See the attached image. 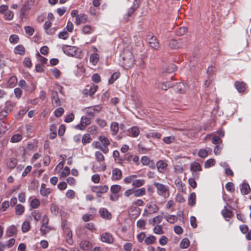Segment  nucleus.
I'll list each match as a JSON object with an SVG mask.
<instances>
[{
  "mask_svg": "<svg viewBox=\"0 0 251 251\" xmlns=\"http://www.w3.org/2000/svg\"><path fill=\"white\" fill-rule=\"evenodd\" d=\"M65 234H66L65 238H66V242L69 245H72L73 243V241L72 239L73 234H72V232L71 230L70 229V228H69L68 227H66L65 228Z\"/></svg>",
  "mask_w": 251,
  "mask_h": 251,
  "instance_id": "nucleus-16",
  "label": "nucleus"
},
{
  "mask_svg": "<svg viewBox=\"0 0 251 251\" xmlns=\"http://www.w3.org/2000/svg\"><path fill=\"white\" fill-rule=\"evenodd\" d=\"M99 213L101 217L105 219H110L111 218V214L105 208H101L99 210Z\"/></svg>",
  "mask_w": 251,
  "mask_h": 251,
  "instance_id": "nucleus-20",
  "label": "nucleus"
},
{
  "mask_svg": "<svg viewBox=\"0 0 251 251\" xmlns=\"http://www.w3.org/2000/svg\"><path fill=\"white\" fill-rule=\"evenodd\" d=\"M189 245L190 241L187 238L183 239L180 243V247L181 249H186Z\"/></svg>",
  "mask_w": 251,
  "mask_h": 251,
  "instance_id": "nucleus-51",
  "label": "nucleus"
},
{
  "mask_svg": "<svg viewBox=\"0 0 251 251\" xmlns=\"http://www.w3.org/2000/svg\"><path fill=\"white\" fill-rule=\"evenodd\" d=\"M128 135L132 137H137L140 133L139 128L137 126H134L127 130Z\"/></svg>",
  "mask_w": 251,
  "mask_h": 251,
  "instance_id": "nucleus-13",
  "label": "nucleus"
},
{
  "mask_svg": "<svg viewBox=\"0 0 251 251\" xmlns=\"http://www.w3.org/2000/svg\"><path fill=\"white\" fill-rule=\"evenodd\" d=\"M70 170L68 167L66 166L62 171L60 176L62 177H65L70 174Z\"/></svg>",
  "mask_w": 251,
  "mask_h": 251,
  "instance_id": "nucleus-61",
  "label": "nucleus"
},
{
  "mask_svg": "<svg viewBox=\"0 0 251 251\" xmlns=\"http://www.w3.org/2000/svg\"><path fill=\"white\" fill-rule=\"evenodd\" d=\"M147 208L149 214L155 213L159 210L158 206L153 203H150L148 204Z\"/></svg>",
  "mask_w": 251,
  "mask_h": 251,
  "instance_id": "nucleus-24",
  "label": "nucleus"
},
{
  "mask_svg": "<svg viewBox=\"0 0 251 251\" xmlns=\"http://www.w3.org/2000/svg\"><path fill=\"white\" fill-rule=\"evenodd\" d=\"M135 62V57L130 50H125L121 54L119 64L123 68L128 69L134 66Z\"/></svg>",
  "mask_w": 251,
  "mask_h": 251,
  "instance_id": "nucleus-1",
  "label": "nucleus"
},
{
  "mask_svg": "<svg viewBox=\"0 0 251 251\" xmlns=\"http://www.w3.org/2000/svg\"><path fill=\"white\" fill-rule=\"evenodd\" d=\"M240 191L241 193L243 195L248 194L251 191L250 187L249 184L247 182H243L240 185Z\"/></svg>",
  "mask_w": 251,
  "mask_h": 251,
  "instance_id": "nucleus-19",
  "label": "nucleus"
},
{
  "mask_svg": "<svg viewBox=\"0 0 251 251\" xmlns=\"http://www.w3.org/2000/svg\"><path fill=\"white\" fill-rule=\"evenodd\" d=\"M153 232L156 234H162L164 233L161 225H156L153 228Z\"/></svg>",
  "mask_w": 251,
  "mask_h": 251,
  "instance_id": "nucleus-59",
  "label": "nucleus"
},
{
  "mask_svg": "<svg viewBox=\"0 0 251 251\" xmlns=\"http://www.w3.org/2000/svg\"><path fill=\"white\" fill-rule=\"evenodd\" d=\"M31 217L35 221L38 222L41 220V215L38 210H33L31 213Z\"/></svg>",
  "mask_w": 251,
  "mask_h": 251,
  "instance_id": "nucleus-42",
  "label": "nucleus"
},
{
  "mask_svg": "<svg viewBox=\"0 0 251 251\" xmlns=\"http://www.w3.org/2000/svg\"><path fill=\"white\" fill-rule=\"evenodd\" d=\"M24 211L25 207L23 205L21 204H18L15 206L16 215H21L24 213Z\"/></svg>",
  "mask_w": 251,
  "mask_h": 251,
  "instance_id": "nucleus-39",
  "label": "nucleus"
},
{
  "mask_svg": "<svg viewBox=\"0 0 251 251\" xmlns=\"http://www.w3.org/2000/svg\"><path fill=\"white\" fill-rule=\"evenodd\" d=\"M9 125L4 121L0 122V138L8 130Z\"/></svg>",
  "mask_w": 251,
  "mask_h": 251,
  "instance_id": "nucleus-22",
  "label": "nucleus"
},
{
  "mask_svg": "<svg viewBox=\"0 0 251 251\" xmlns=\"http://www.w3.org/2000/svg\"><path fill=\"white\" fill-rule=\"evenodd\" d=\"M89 60L93 65H96L99 60V55L96 52L91 54Z\"/></svg>",
  "mask_w": 251,
  "mask_h": 251,
  "instance_id": "nucleus-35",
  "label": "nucleus"
},
{
  "mask_svg": "<svg viewBox=\"0 0 251 251\" xmlns=\"http://www.w3.org/2000/svg\"><path fill=\"white\" fill-rule=\"evenodd\" d=\"M88 132L91 134L95 135L98 133V127L96 126H92L88 128Z\"/></svg>",
  "mask_w": 251,
  "mask_h": 251,
  "instance_id": "nucleus-62",
  "label": "nucleus"
},
{
  "mask_svg": "<svg viewBox=\"0 0 251 251\" xmlns=\"http://www.w3.org/2000/svg\"><path fill=\"white\" fill-rule=\"evenodd\" d=\"M30 228V223L28 221H25L22 226V230L23 232H27Z\"/></svg>",
  "mask_w": 251,
  "mask_h": 251,
  "instance_id": "nucleus-52",
  "label": "nucleus"
},
{
  "mask_svg": "<svg viewBox=\"0 0 251 251\" xmlns=\"http://www.w3.org/2000/svg\"><path fill=\"white\" fill-rule=\"evenodd\" d=\"M145 136L148 139H160L162 135L158 132H149L146 133Z\"/></svg>",
  "mask_w": 251,
  "mask_h": 251,
  "instance_id": "nucleus-27",
  "label": "nucleus"
},
{
  "mask_svg": "<svg viewBox=\"0 0 251 251\" xmlns=\"http://www.w3.org/2000/svg\"><path fill=\"white\" fill-rule=\"evenodd\" d=\"M176 91L179 93H183L187 89L186 86L183 82H179L174 85Z\"/></svg>",
  "mask_w": 251,
  "mask_h": 251,
  "instance_id": "nucleus-26",
  "label": "nucleus"
},
{
  "mask_svg": "<svg viewBox=\"0 0 251 251\" xmlns=\"http://www.w3.org/2000/svg\"><path fill=\"white\" fill-rule=\"evenodd\" d=\"M164 218L166 220V221L171 223L174 224L177 221V217L174 215H169L166 213L164 216Z\"/></svg>",
  "mask_w": 251,
  "mask_h": 251,
  "instance_id": "nucleus-34",
  "label": "nucleus"
},
{
  "mask_svg": "<svg viewBox=\"0 0 251 251\" xmlns=\"http://www.w3.org/2000/svg\"><path fill=\"white\" fill-rule=\"evenodd\" d=\"M17 81V78L16 76H11L7 82L8 87L13 88L14 87Z\"/></svg>",
  "mask_w": 251,
  "mask_h": 251,
  "instance_id": "nucleus-44",
  "label": "nucleus"
},
{
  "mask_svg": "<svg viewBox=\"0 0 251 251\" xmlns=\"http://www.w3.org/2000/svg\"><path fill=\"white\" fill-rule=\"evenodd\" d=\"M135 11V8L133 7H130L127 12V13L124 16V19L126 20H127L129 17H131V15L133 14L134 11Z\"/></svg>",
  "mask_w": 251,
  "mask_h": 251,
  "instance_id": "nucleus-58",
  "label": "nucleus"
},
{
  "mask_svg": "<svg viewBox=\"0 0 251 251\" xmlns=\"http://www.w3.org/2000/svg\"><path fill=\"white\" fill-rule=\"evenodd\" d=\"M95 157L98 162H101L104 160V156L100 151H97L95 153Z\"/></svg>",
  "mask_w": 251,
  "mask_h": 251,
  "instance_id": "nucleus-54",
  "label": "nucleus"
},
{
  "mask_svg": "<svg viewBox=\"0 0 251 251\" xmlns=\"http://www.w3.org/2000/svg\"><path fill=\"white\" fill-rule=\"evenodd\" d=\"M51 190L49 188L46 187L45 184L42 183L41 186L40 194L44 197H47L50 193Z\"/></svg>",
  "mask_w": 251,
  "mask_h": 251,
  "instance_id": "nucleus-25",
  "label": "nucleus"
},
{
  "mask_svg": "<svg viewBox=\"0 0 251 251\" xmlns=\"http://www.w3.org/2000/svg\"><path fill=\"white\" fill-rule=\"evenodd\" d=\"M92 146H94L95 148L100 150L104 153H107L109 151L108 149L103 148L102 146L101 145V143L100 141L94 142L92 143Z\"/></svg>",
  "mask_w": 251,
  "mask_h": 251,
  "instance_id": "nucleus-28",
  "label": "nucleus"
},
{
  "mask_svg": "<svg viewBox=\"0 0 251 251\" xmlns=\"http://www.w3.org/2000/svg\"><path fill=\"white\" fill-rule=\"evenodd\" d=\"M190 170L191 172L201 171V167L199 163L194 162L191 163Z\"/></svg>",
  "mask_w": 251,
  "mask_h": 251,
  "instance_id": "nucleus-31",
  "label": "nucleus"
},
{
  "mask_svg": "<svg viewBox=\"0 0 251 251\" xmlns=\"http://www.w3.org/2000/svg\"><path fill=\"white\" fill-rule=\"evenodd\" d=\"M96 123L102 128L107 126V122L104 119L97 118L96 119Z\"/></svg>",
  "mask_w": 251,
  "mask_h": 251,
  "instance_id": "nucleus-56",
  "label": "nucleus"
},
{
  "mask_svg": "<svg viewBox=\"0 0 251 251\" xmlns=\"http://www.w3.org/2000/svg\"><path fill=\"white\" fill-rule=\"evenodd\" d=\"M148 44L151 47L155 49L159 48V43L155 37L149 35L148 36Z\"/></svg>",
  "mask_w": 251,
  "mask_h": 251,
  "instance_id": "nucleus-10",
  "label": "nucleus"
},
{
  "mask_svg": "<svg viewBox=\"0 0 251 251\" xmlns=\"http://www.w3.org/2000/svg\"><path fill=\"white\" fill-rule=\"evenodd\" d=\"M15 104L10 100H7L4 104V107L0 111V120L6 118L12 111Z\"/></svg>",
  "mask_w": 251,
  "mask_h": 251,
  "instance_id": "nucleus-4",
  "label": "nucleus"
},
{
  "mask_svg": "<svg viewBox=\"0 0 251 251\" xmlns=\"http://www.w3.org/2000/svg\"><path fill=\"white\" fill-rule=\"evenodd\" d=\"M121 187L119 185L115 184L111 186L110 191L112 194H118V193L120 191Z\"/></svg>",
  "mask_w": 251,
  "mask_h": 251,
  "instance_id": "nucleus-48",
  "label": "nucleus"
},
{
  "mask_svg": "<svg viewBox=\"0 0 251 251\" xmlns=\"http://www.w3.org/2000/svg\"><path fill=\"white\" fill-rule=\"evenodd\" d=\"M235 85L236 89L240 93L243 92L245 90V85L243 82H236Z\"/></svg>",
  "mask_w": 251,
  "mask_h": 251,
  "instance_id": "nucleus-40",
  "label": "nucleus"
},
{
  "mask_svg": "<svg viewBox=\"0 0 251 251\" xmlns=\"http://www.w3.org/2000/svg\"><path fill=\"white\" fill-rule=\"evenodd\" d=\"M137 177V175H132L129 176L124 178V182L128 184L131 182H133L134 180Z\"/></svg>",
  "mask_w": 251,
  "mask_h": 251,
  "instance_id": "nucleus-57",
  "label": "nucleus"
},
{
  "mask_svg": "<svg viewBox=\"0 0 251 251\" xmlns=\"http://www.w3.org/2000/svg\"><path fill=\"white\" fill-rule=\"evenodd\" d=\"M153 185L156 189L157 194L161 197L166 199L170 197L169 187L162 183L155 182Z\"/></svg>",
  "mask_w": 251,
  "mask_h": 251,
  "instance_id": "nucleus-3",
  "label": "nucleus"
},
{
  "mask_svg": "<svg viewBox=\"0 0 251 251\" xmlns=\"http://www.w3.org/2000/svg\"><path fill=\"white\" fill-rule=\"evenodd\" d=\"M17 161L16 159L12 158L7 163V167L10 169H13L16 165Z\"/></svg>",
  "mask_w": 251,
  "mask_h": 251,
  "instance_id": "nucleus-55",
  "label": "nucleus"
},
{
  "mask_svg": "<svg viewBox=\"0 0 251 251\" xmlns=\"http://www.w3.org/2000/svg\"><path fill=\"white\" fill-rule=\"evenodd\" d=\"M134 195L136 197H141L146 195V190L144 187L138 189H135L134 188Z\"/></svg>",
  "mask_w": 251,
  "mask_h": 251,
  "instance_id": "nucleus-29",
  "label": "nucleus"
},
{
  "mask_svg": "<svg viewBox=\"0 0 251 251\" xmlns=\"http://www.w3.org/2000/svg\"><path fill=\"white\" fill-rule=\"evenodd\" d=\"M64 112V109L62 107H59L54 111V114L56 117H59L62 115Z\"/></svg>",
  "mask_w": 251,
  "mask_h": 251,
  "instance_id": "nucleus-64",
  "label": "nucleus"
},
{
  "mask_svg": "<svg viewBox=\"0 0 251 251\" xmlns=\"http://www.w3.org/2000/svg\"><path fill=\"white\" fill-rule=\"evenodd\" d=\"M101 108L100 105H96L93 106L85 107L82 109V111L88 116L93 118L96 113L100 111Z\"/></svg>",
  "mask_w": 251,
  "mask_h": 251,
  "instance_id": "nucleus-6",
  "label": "nucleus"
},
{
  "mask_svg": "<svg viewBox=\"0 0 251 251\" xmlns=\"http://www.w3.org/2000/svg\"><path fill=\"white\" fill-rule=\"evenodd\" d=\"M80 248L84 251H89L92 247L91 243L86 240L82 241L79 244Z\"/></svg>",
  "mask_w": 251,
  "mask_h": 251,
  "instance_id": "nucleus-21",
  "label": "nucleus"
},
{
  "mask_svg": "<svg viewBox=\"0 0 251 251\" xmlns=\"http://www.w3.org/2000/svg\"><path fill=\"white\" fill-rule=\"evenodd\" d=\"M174 86V84L171 81L164 82L159 86V88L164 90H167L168 89Z\"/></svg>",
  "mask_w": 251,
  "mask_h": 251,
  "instance_id": "nucleus-36",
  "label": "nucleus"
},
{
  "mask_svg": "<svg viewBox=\"0 0 251 251\" xmlns=\"http://www.w3.org/2000/svg\"><path fill=\"white\" fill-rule=\"evenodd\" d=\"M196 194L194 192H193L190 194L188 200V204L191 206H193L196 203Z\"/></svg>",
  "mask_w": 251,
  "mask_h": 251,
  "instance_id": "nucleus-38",
  "label": "nucleus"
},
{
  "mask_svg": "<svg viewBox=\"0 0 251 251\" xmlns=\"http://www.w3.org/2000/svg\"><path fill=\"white\" fill-rule=\"evenodd\" d=\"M211 149H209L208 150H206L205 149H201L199 150L198 152V155L201 158H205L208 155V152L211 151Z\"/></svg>",
  "mask_w": 251,
  "mask_h": 251,
  "instance_id": "nucleus-37",
  "label": "nucleus"
},
{
  "mask_svg": "<svg viewBox=\"0 0 251 251\" xmlns=\"http://www.w3.org/2000/svg\"><path fill=\"white\" fill-rule=\"evenodd\" d=\"M122 173L120 169L115 168L112 170V179L118 180L121 178Z\"/></svg>",
  "mask_w": 251,
  "mask_h": 251,
  "instance_id": "nucleus-23",
  "label": "nucleus"
},
{
  "mask_svg": "<svg viewBox=\"0 0 251 251\" xmlns=\"http://www.w3.org/2000/svg\"><path fill=\"white\" fill-rule=\"evenodd\" d=\"M163 219V217L161 215H158L154 217L152 220H150L149 222L151 224L154 225V224L160 223Z\"/></svg>",
  "mask_w": 251,
  "mask_h": 251,
  "instance_id": "nucleus-46",
  "label": "nucleus"
},
{
  "mask_svg": "<svg viewBox=\"0 0 251 251\" xmlns=\"http://www.w3.org/2000/svg\"><path fill=\"white\" fill-rule=\"evenodd\" d=\"M120 76V73L119 72H115L111 76L109 79L108 83L110 84H113L116 80H117Z\"/></svg>",
  "mask_w": 251,
  "mask_h": 251,
  "instance_id": "nucleus-49",
  "label": "nucleus"
},
{
  "mask_svg": "<svg viewBox=\"0 0 251 251\" xmlns=\"http://www.w3.org/2000/svg\"><path fill=\"white\" fill-rule=\"evenodd\" d=\"M17 227L14 225H12L7 227L6 231V236L10 237L17 235Z\"/></svg>",
  "mask_w": 251,
  "mask_h": 251,
  "instance_id": "nucleus-15",
  "label": "nucleus"
},
{
  "mask_svg": "<svg viewBox=\"0 0 251 251\" xmlns=\"http://www.w3.org/2000/svg\"><path fill=\"white\" fill-rule=\"evenodd\" d=\"M156 167L159 173H163L166 171L167 167V164L163 160H160L156 163Z\"/></svg>",
  "mask_w": 251,
  "mask_h": 251,
  "instance_id": "nucleus-14",
  "label": "nucleus"
},
{
  "mask_svg": "<svg viewBox=\"0 0 251 251\" xmlns=\"http://www.w3.org/2000/svg\"><path fill=\"white\" fill-rule=\"evenodd\" d=\"M48 223L49 218L46 215H44L41 220V226L40 229L42 235H46L51 230V227L48 226Z\"/></svg>",
  "mask_w": 251,
  "mask_h": 251,
  "instance_id": "nucleus-5",
  "label": "nucleus"
},
{
  "mask_svg": "<svg viewBox=\"0 0 251 251\" xmlns=\"http://www.w3.org/2000/svg\"><path fill=\"white\" fill-rule=\"evenodd\" d=\"M91 123V121L89 118L86 116H82L81 118L80 124L77 125L75 126V128L81 130H83L85 129L87 126L90 125Z\"/></svg>",
  "mask_w": 251,
  "mask_h": 251,
  "instance_id": "nucleus-7",
  "label": "nucleus"
},
{
  "mask_svg": "<svg viewBox=\"0 0 251 251\" xmlns=\"http://www.w3.org/2000/svg\"><path fill=\"white\" fill-rule=\"evenodd\" d=\"M51 23L50 21H46L44 25L45 32L48 35H52L55 33V28H50Z\"/></svg>",
  "mask_w": 251,
  "mask_h": 251,
  "instance_id": "nucleus-11",
  "label": "nucleus"
},
{
  "mask_svg": "<svg viewBox=\"0 0 251 251\" xmlns=\"http://www.w3.org/2000/svg\"><path fill=\"white\" fill-rule=\"evenodd\" d=\"M14 51L17 54H19L20 55H23L25 52V48L22 45H18L17 46L14 50Z\"/></svg>",
  "mask_w": 251,
  "mask_h": 251,
  "instance_id": "nucleus-43",
  "label": "nucleus"
},
{
  "mask_svg": "<svg viewBox=\"0 0 251 251\" xmlns=\"http://www.w3.org/2000/svg\"><path fill=\"white\" fill-rule=\"evenodd\" d=\"M51 99L52 104L54 106H58L61 105L60 99L58 96L56 91H52L51 94Z\"/></svg>",
  "mask_w": 251,
  "mask_h": 251,
  "instance_id": "nucleus-12",
  "label": "nucleus"
},
{
  "mask_svg": "<svg viewBox=\"0 0 251 251\" xmlns=\"http://www.w3.org/2000/svg\"><path fill=\"white\" fill-rule=\"evenodd\" d=\"M145 184V180L143 179H134L132 185L135 187H140Z\"/></svg>",
  "mask_w": 251,
  "mask_h": 251,
  "instance_id": "nucleus-41",
  "label": "nucleus"
},
{
  "mask_svg": "<svg viewBox=\"0 0 251 251\" xmlns=\"http://www.w3.org/2000/svg\"><path fill=\"white\" fill-rule=\"evenodd\" d=\"M62 50L64 53L68 56L78 58L82 57V54L81 50L75 47L65 45L63 47Z\"/></svg>",
  "mask_w": 251,
  "mask_h": 251,
  "instance_id": "nucleus-2",
  "label": "nucleus"
},
{
  "mask_svg": "<svg viewBox=\"0 0 251 251\" xmlns=\"http://www.w3.org/2000/svg\"><path fill=\"white\" fill-rule=\"evenodd\" d=\"M119 129V124L117 122H112L110 125V130L112 131V134L115 135L118 132Z\"/></svg>",
  "mask_w": 251,
  "mask_h": 251,
  "instance_id": "nucleus-30",
  "label": "nucleus"
},
{
  "mask_svg": "<svg viewBox=\"0 0 251 251\" xmlns=\"http://www.w3.org/2000/svg\"><path fill=\"white\" fill-rule=\"evenodd\" d=\"M156 240V238L153 235H150L148 237H146L145 239V243L147 245L153 244Z\"/></svg>",
  "mask_w": 251,
  "mask_h": 251,
  "instance_id": "nucleus-47",
  "label": "nucleus"
},
{
  "mask_svg": "<svg viewBox=\"0 0 251 251\" xmlns=\"http://www.w3.org/2000/svg\"><path fill=\"white\" fill-rule=\"evenodd\" d=\"M92 138L89 134H85L82 138V143L84 145L91 142Z\"/></svg>",
  "mask_w": 251,
  "mask_h": 251,
  "instance_id": "nucleus-50",
  "label": "nucleus"
},
{
  "mask_svg": "<svg viewBox=\"0 0 251 251\" xmlns=\"http://www.w3.org/2000/svg\"><path fill=\"white\" fill-rule=\"evenodd\" d=\"M221 213L226 221L228 220L227 218H230L233 215V212L231 210L227 209L226 206L222 210Z\"/></svg>",
  "mask_w": 251,
  "mask_h": 251,
  "instance_id": "nucleus-18",
  "label": "nucleus"
},
{
  "mask_svg": "<svg viewBox=\"0 0 251 251\" xmlns=\"http://www.w3.org/2000/svg\"><path fill=\"white\" fill-rule=\"evenodd\" d=\"M92 189L93 192L97 194L98 197H100L101 194L105 193L108 191V187L106 185H99L93 187Z\"/></svg>",
  "mask_w": 251,
  "mask_h": 251,
  "instance_id": "nucleus-8",
  "label": "nucleus"
},
{
  "mask_svg": "<svg viewBox=\"0 0 251 251\" xmlns=\"http://www.w3.org/2000/svg\"><path fill=\"white\" fill-rule=\"evenodd\" d=\"M87 19V16L84 14H80L75 18V24L79 25L81 24L85 23Z\"/></svg>",
  "mask_w": 251,
  "mask_h": 251,
  "instance_id": "nucleus-17",
  "label": "nucleus"
},
{
  "mask_svg": "<svg viewBox=\"0 0 251 251\" xmlns=\"http://www.w3.org/2000/svg\"><path fill=\"white\" fill-rule=\"evenodd\" d=\"M100 240L103 242L112 244L114 241V238L110 233L105 232L101 235Z\"/></svg>",
  "mask_w": 251,
  "mask_h": 251,
  "instance_id": "nucleus-9",
  "label": "nucleus"
},
{
  "mask_svg": "<svg viewBox=\"0 0 251 251\" xmlns=\"http://www.w3.org/2000/svg\"><path fill=\"white\" fill-rule=\"evenodd\" d=\"M94 28L91 25H87L83 26L82 28V32L84 34H91L94 31Z\"/></svg>",
  "mask_w": 251,
  "mask_h": 251,
  "instance_id": "nucleus-33",
  "label": "nucleus"
},
{
  "mask_svg": "<svg viewBox=\"0 0 251 251\" xmlns=\"http://www.w3.org/2000/svg\"><path fill=\"white\" fill-rule=\"evenodd\" d=\"M215 163V161L213 158H210L207 160L204 163V167L205 168H209L213 166Z\"/></svg>",
  "mask_w": 251,
  "mask_h": 251,
  "instance_id": "nucleus-60",
  "label": "nucleus"
},
{
  "mask_svg": "<svg viewBox=\"0 0 251 251\" xmlns=\"http://www.w3.org/2000/svg\"><path fill=\"white\" fill-rule=\"evenodd\" d=\"M22 139V136L20 134H16L13 135L11 139L10 142L12 143H17Z\"/></svg>",
  "mask_w": 251,
  "mask_h": 251,
  "instance_id": "nucleus-45",
  "label": "nucleus"
},
{
  "mask_svg": "<svg viewBox=\"0 0 251 251\" xmlns=\"http://www.w3.org/2000/svg\"><path fill=\"white\" fill-rule=\"evenodd\" d=\"M25 31L26 34L29 36H32L34 32V29L31 26H26L25 27Z\"/></svg>",
  "mask_w": 251,
  "mask_h": 251,
  "instance_id": "nucleus-63",
  "label": "nucleus"
},
{
  "mask_svg": "<svg viewBox=\"0 0 251 251\" xmlns=\"http://www.w3.org/2000/svg\"><path fill=\"white\" fill-rule=\"evenodd\" d=\"M99 139L102 145L103 148L108 149L107 146L110 145V142L106 137L103 136H100L99 137Z\"/></svg>",
  "mask_w": 251,
  "mask_h": 251,
  "instance_id": "nucleus-32",
  "label": "nucleus"
},
{
  "mask_svg": "<svg viewBox=\"0 0 251 251\" xmlns=\"http://www.w3.org/2000/svg\"><path fill=\"white\" fill-rule=\"evenodd\" d=\"M14 17V13L11 10H7L4 15V18L7 21L11 20Z\"/></svg>",
  "mask_w": 251,
  "mask_h": 251,
  "instance_id": "nucleus-53",
  "label": "nucleus"
}]
</instances>
